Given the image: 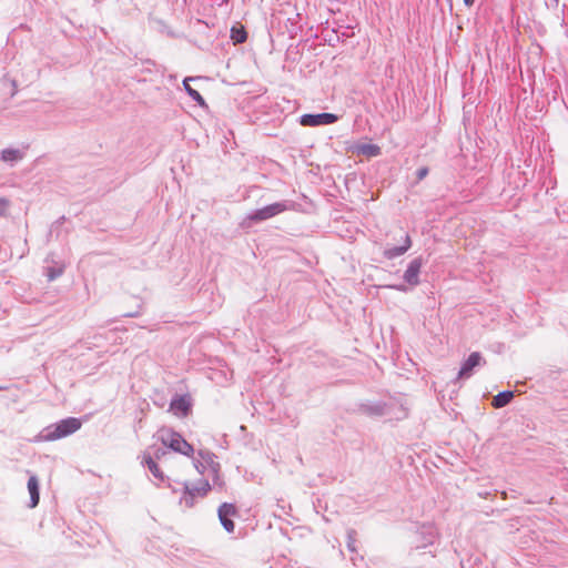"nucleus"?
<instances>
[{"instance_id": "1", "label": "nucleus", "mask_w": 568, "mask_h": 568, "mask_svg": "<svg viewBox=\"0 0 568 568\" xmlns=\"http://www.w3.org/2000/svg\"><path fill=\"white\" fill-rule=\"evenodd\" d=\"M193 464L196 470L207 479H211L214 486H222L223 481L220 475L221 466L216 456L209 450H199L193 455Z\"/></svg>"}, {"instance_id": "2", "label": "nucleus", "mask_w": 568, "mask_h": 568, "mask_svg": "<svg viewBox=\"0 0 568 568\" xmlns=\"http://www.w3.org/2000/svg\"><path fill=\"white\" fill-rule=\"evenodd\" d=\"M159 439L170 449L184 455L193 457L194 447L184 437L172 428H162L159 430Z\"/></svg>"}, {"instance_id": "3", "label": "nucleus", "mask_w": 568, "mask_h": 568, "mask_svg": "<svg viewBox=\"0 0 568 568\" xmlns=\"http://www.w3.org/2000/svg\"><path fill=\"white\" fill-rule=\"evenodd\" d=\"M81 427V420L78 418L62 419L57 424L50 425L42 430L39 436V440H55L73 434Z\"/></svg>"}, {"instance_id": "4", "label": "nucleus", "mask_w": 568, "mask_h": 568, "mask_svg": "<svg viewBox=\"0 0 568 568\" xmlns=\"http://www.w3.org/2000/svg\"><path fill=\"white\" fill-rule=\"evenodd\" d=\"M337 121V116L332 113L305 114L301 118V124L304 126H318L332 124Z\"/></svg>"}, {"instance_id": "5", "label": "nucleus", "mask_w": 568, "mask_h": 568, "mask_svg": "<svg viewBox=\"0 0 568 568\" xmlns=\"http://www.w3.org/2000/svg\"><path fill=\"white\" fill-rule=\"evenodd\" d=\"M285 210H286L285 204L274 203V204L267 205L263 209L255 211L254 213H252L248 216V219L252 221H263V220L271 219V217L284 212Z\"/></svg>"}, {"instance_id": "6", "label": "nucleus", "mask_w": 568, "mask_h": 568, "mask_svg": "<svg viewBox=\"0 0 568 568\" xmlns=\"http://www.w3.org/2000/svg\"><path fill=\"white\" fill-rule=\"evenodd\" d=\"M236 515V509L231 504H223L219 508V517L223 525V527L229 531L232 532L234 530V523L231 519L233 516Z\"/></svg>"}, {"instance_id": "7", "label": "nucleus", "mask_w": 568, "mask_h": 568, "mask_svg": "<svg viewBox=\"0 0 568 568\" xmlns=\"http://www.w3.org/2000/svg\"><path fill=\"white\" fill-rule=\"evenodd\" d=\"M191 409V402L185 396L174 397L170 404V410L179 417H185Z\"/></svg>"}, {"instance_id": "8", "label": "nucleus", "mask_w": 568, "mask_h": 568, "mask_svg": "<svg viewBox=\"0 0 568 568\" xmlns=\"http://www.w3.org/2000/svg\"><path fill=\"white\" fill-rule=\"evenodd\" d=\"M481 362V356L479 353H471L466 362L463 364L459 371V377L465 378L469 377L474 367L478 366Z\"/></svg>"}, {"instance_id": "9", "label": "nucleus", "mask_w": 568, "mask_h": 568, "mask_svg": "<svg viewBox=\"0 0 568 568\" xmlns=\"http://www.w3.org/2000/svg\"><path fill=\"white\" fill-rule=\"evenodd\" d=\"M355 152L358 156L366 159L375 158L381 154V148L376 144L364 143L356 146Z\"/></svg>"}, {"instance_id": "10", "label": "nucleus", "mask_w": 568, "mask_h": 568, "mask_svg": "<svg viewBox=\"0 0 568 568\" xmlns=\"http://www.w3.org/2000/svg\"><path fill=\"white\" fill-rule=\"evenodd\" d=\"M28 489H29L30 497H31L30 506L31 507H36L38 505L39 498H40V496H39V483H38L37 477L31 476L29 478Z\"/></svg>"}, {"instance_id": "11", "label": "nucleus", "mask_w": 568, "mask_h": 568, "mask_svg": "<svg viewBox=\"0 0 568 568\" xmlns=\"http://www.w3.org/2000/svg\"><path fill=\"white\" fill-rule=\"evenodd\" d=\"M231 39L234 44L243 43L247 39V33L242 24L233 26L231 29Z\"/></svg>"}, {"instance_id": "12", "label": "nucleus", "mask_w": 568, "mask_h": 568, "mask_svg": "<svg viewBox=\"0 0 568 568\" xmlns=\"http://www.w3.org/2000/svg\"><path fill=\"white\" fill-rule=\"evenodd\" d=\"M514 397L513 392H504L493 398V406L496 408L507 405Z\"/></svg>"}, {"instance_id": "13", "label": "nucleus", "mask_w": 568, "mask_h": 568, "mask_svg": "<svg viewBox=\"0 0 568 568\" xmlns=\"http://www.w3.org/2000/svg\"><path fill=\"white\" fill-rule=\"evenodd\" d=\"M144 462L153 476L160 480H163V474L160 470L158 464L150 456H144Z\"/></svg>"}, {"instance_id": "14", "label": "nucleus", "mask_w": 568, "mask_h": 568, "mask_svg": "<svg viewBox=\"0 0 568 568\" xmlns=\"http://www.w3.org/2000/svg\"><path fill=\"white\" fill-rule=\"evenodd\" d=\"M419 272V264L412 263L405 273V278L409 283H416V277Z\"/></svg>"}, {"instance_id": "15", "label": "nucleus", "mask_w": 568, "mask_h": 568, "mask_svg": "<svg viewBox=\"0 0 568 568\" xmlns=\"http://www.w3.org/2000/svg\"><path fill=\"white\" fill-rule=\"evenodd\" d=\"M184 87L193 100H195L201 105L204 104V100H203L202 95L196 90H194L190 87L187 79L184 80Z\"/></svg>"}, {"instance_id": "16", "label": "nucleus", "mask_w": 568, "mask_h": 568, "mask_svg": "<svg viewBox=\"0 0 568 568\" xmlns=\"http://www.w3.org/2000/svg\"><path fill=\"white\" fill-rule=\"evenodd\" d=\"M409 246H410V240H409V237L406 235V236H405V244H404L402 247L394 248V250H389V251L387 252V255H388L389 257H394V256L400 255V254L405 253V252L408 250V247H409Z\"/></svg>"}, {"instance_id": "17", "label": "nucleus", "mask_w": 568, "mask_h": 568, "mask_svg": "<svg viewBox=\"0 0 568 568\" xmlns=\"http://www.w3.org/2000/svg\"><path fill=\"white\" fill-rule=\"evenodd\" d=\"M20 158V154L14 150H4L2 152V159L4 161H13Z\"/></svg>"}, {"instance_id": "18", "label": "nucleus", "mask_w": 568, "mask_h": 568, "mask_svg": "<svg viewBox=\"0 0 568 568\" xmlns=\"http://www.w3.org/2000/svg\"><path fill=\"white\" fill-rule=\"evenodd\" d=\"M463 1H464V3H465V6H466V7L470 8V7H473V6H474V3H475V1H476V0H463Z\"/></svg>"}, {"instance_id": "19", "label": "nucleus", "mask_w": 568, "mask_h": 568, "mask_svg": "<svg viewBox=\"0 0 568 568\" xmlns=\"http://www.w3.org/2000/svg\"><path fill=\"white\" fill-rule=\"evenodd\" d=\"M425 174H426V170H423V171L420 172V176H424Z\"/></svg>"}, {"instance_id": "20", "label": "nucleus", "mask_w": 568, "mask_h": 568, "mask_svg": "<svg viewBox=\"0 0 568 568\" xmlns=\"http://www.w3.org/2000/svg\"><path fill=\"white\" fill-rule=\"evenodd\" d=\"M210 490V485L206 483L205 491Z\"/></svg>"}]
</instances>
